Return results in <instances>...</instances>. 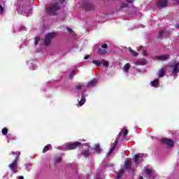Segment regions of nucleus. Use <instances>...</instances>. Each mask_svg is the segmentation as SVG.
I'll return each mask as SVG.
<instances>
[{
	"label": "nucleus",
	"instance_id": "nucleus-1",
	"mask_svg": "<svg viewBox=\"0 0 179 179\" xmlns=\"http://www.w3.org/2000/svg\"><path fill=\"white\" fill-rule=\"evenodd\" d=\"M128 134H129V131H128V129H124V131L122 130L119 133V135L117 137V140L115 141L113 146L110 148V150H109V152L108 153V155H111V153H113V152H114V150H115V148H117V145L118 144V141H120V136H122V135H124V136H127V135H128Z\"/></svg>",
	"mask_w": 179,
	"mask_h": 179
},
{
	"label": "nucleus",
	"instance_id": "nucleus-2",
	"mask_svg": "<svg viewBox=\"0 0 179 179\" xmlns=\"http://www.w3.org/2000/svg\"><path fill=\"white\" fill-rule=\"evenodd\" d=\"M59 9V6L58 5V3H55L54 5L50 6L48 7L46 10L48 13V15H50L51 16H55L57 15L58 10Z\"/></svg>",
	"mask_w": 179,
	"mask_h": 179
},
{
	"label": "nucleus",
	"instance_id": "nucleus-3",
	"mask_svg": "<svg viewBox=\"0 0 179 179\" xmlns=\"http://www.w3.org/2000/svg\"><path fill=\"white\" fill-rule=\"evenodd\" d=\"M57 34L55 32H50L45 35V39H44V44L45 47H48L50 44H51V41H52V38L56 37Z\"/></svg>",
	"mask_w": 179,
	"mask_h": 179
},
{
	"label": "nucleus",
	"instance_id": "nucleus-4",
	"mask_svg": "<svg viewBox=\"0 0 179 179\" xmlns=\"http://www.w3.org/2000/svg\"><path fill=\"white\" fill-rule=\"evenodd\" d=\"M176 1V3L179 5V0H171ZM169 5V0H159L157 1V8H166Z\"/></svg>",
	"mask_w": 179,
	"mask_h": 179
},
{
	"label": "nucleus",
	"instance_id": "nucleus-5",
	"mask_svg": "<svg viewBox=\"0 0 179 179\" xmlns=\"http://www.w3.org/2000/svg\"><path fill=\"white\" fill-rule=\"evenodd\" d=\"M82 143L77 141L73 143L67 144L66 149V150H75L77 148H80Z\"/></svg>",
	"mask_w": 179,
	"mask_h": 179
},
{
	"label": "nucleus",
	"instance_id": "nucleus-6",
	"mask_svg": "<svg viewBox=\"0 0 179 179\" xmlns=\"http://www.w3.org/2000/svg\"><path fill=\"white\" fill-rule=\"evenodd\" d=\"M9 169L13 171V173H17L19 171L17 170V157H15V160L8 165Z\"/></svg>",
	"mask_w": 179,
	"mask_h": 179
},
{
	"label": "nucleus",
	"instance_id": "nucleus-7",
	"mask_svg": "<svg viewBox=\"0 0 179 179\" xmlns=\"http://www.w3.org/2000/svg\"><path fill=\"white\" fill-rule=\"evenodd\" d=\"M169 59H170V55H157L152 57L153 61H167Z\"/></svg>",
	"mask_w": 179,
	"mask_h": 179
},
{
	"label": "nucleus",
	"instance_id": "nucleus-8",
	"mask_svg": "<svg viewBox=\"0 0 179 179\" xmlns=\"http://www.w3.org/2000/svg\"><path fill=\"white\" fill-rule=\"evenodd\" d=\"M171 68L173 69L172 73L176 75V73H179V63L178 62H175L171 65Z\"/></svg>",
	"mask_w": 179,
	"mask_h": 179
},
{
	"label": "nucleus",
	"instance_id": "nucleus-9",
	"mask_svg": "<svg viewBox=\"0 0 179 179\" xmlns=\"http://www.w3.org/2000/svg\"><path fill=\"white\" fill-rule=\"evenodd\" d=\"M161 142L165 145H167L168 146H170L171 148L174 146V141H173V140L171 138H164L161 140Z\"/></svg>",
	"mask_w": 179,
	"mask_h": 179
},
{
	"label": "nucleus",
	"instance_id": "nucleus-10",
	"mask_svg": "<svg viewBox=\"0 0 179 179\" xmlns=\"http://www.w3.org/2000/svg\"><path fill=\"white\" fill-rule=\"evenodd\" d=\"M84 8L85 10H94V5L89 2H83Z\"/></svg>",
	"mask_w": 179,
	"mask_h": 179
},
{
	"label": "nucleus",
	"instance_id": "nucleus-11",
	"mask_svg": "<svg viewBox=\"0 0 179 179\" xmlns=\"http://www.w3.org/2000/svg\"><path fill=\"white\" fill-rule=\"evenodd\" d=\"M123 167L124 169H126V170H131L132 169V162L129 160L124 161Z\"/></svg>",
	"mask_w": 179,
	"mask_h": 179
},
{
	"label": "nucleus",
	"instance_id": "nucleus-12",
	"mask_svg": "<svg viewBox=\"0 0 179 179\" xmlns=\"http://www.w3.org/2000/svg\"><path fill=\"white\" fill-rule=\"evenodd\" d=\"M96 85H97V79L94 78L92 80H91L90 82L87 83V87H94V86H96Z\"/></svg>",
	"mask_w": 179,
	"mask_h": 179
},
{
	"label": "nucleus",
	"instance_id": "nucleus-13",
	"mask_svg": "<svg viewBox=\"0 0 179 179\" xmlns=\"http://www.w3.org/2000/svg\"><path fill=\"white\" fill-rule=\"evenodd\" d=\"M148 64V60L143 59H139L136 62H134V65H146Z\"/></svg>",
	"mask_w": 179,
	"mask_h": 179
},
{
	"label": "nucleus",
	"instance_id": "nucleus-14",
	"mask_svg": "<svg viewBox=\"0 0 179 179\" xmlns=\"http://www.w3.org/2000/svg\"><path fill=\"white\" fill-rule=\"evenodd\" d=\"M165 74H166V69L162 68V69H159V71L157 73V76H158V78H163V76H164Z\"/></svg>",
	"mask_w": 179,
	"mask_h": 179
},
{
	"label": "nucleus",
	"instance_id": "nucleus-15",
	"mask_svg": "<svg viewBox=\"0 0 179 179\" xmlns=\"http://www.w3.org/2000/svg\"><path fill=\"white\" fill-rule=\"evenodd\" d=\"M150 86L152 87H156V86L159 85V79L156 78L154 80L150 83Z\"/></svg>",
	"mask_w": 179,
	"mask_h": 179
},
{
	"label": "nucleus",
	"instance_id": "nucleus-16",
	"mask_svg": "<svg viewBox=\"0 0 179 179\" xmlns=\"http://www.w3.org/2000/svg\"><path fill=\"white\" fill-rule=\"evenodd\" d=\"M85 103H86V96H85V94H83L78 104L79 106H83V104H85Z\"/></svg>",
	"mask_w": 179,
	"mask_h": 179
},
{
	"label": "nucleus",
	"instance_id": "nucleus-17",
	"mask_svg": "<svg viewBox=\"0 0 179 179\" xmlns=\"http://www.w3.org/2000/svg\"><path fill=\"white\" fill-rule=\"evenodd\" d=\"M125 173V171L124 169H120L119 172L117 173V176L116 177L117 179H121L122 178V176H124V173Z\"/></svg>",
	"mask_w": 179,
	"mask_h": 179
},
{
	"label": "nucleus",
	"instance_id": "nucleus-18",
	"mask_svg": "<svg viewBox=\"0 0 179 179\" xmlns=\"http://www.w3.org/2000/svg\"><path fill=\"white\" fill-rule=\"evenodd\" d=\"M52 146L51 144H48L47 145H45L43 149V153H45L46 152H48V150H50V149H51Z\"/></svg>",
	"mask_w": 179,
	"mask_h": 179
},
{
	"label": "nucleus",
	"instance_id": "nucleus-19",
	"mask_svg": "<svg viewBox=\"0 0 179 179\" xmlns=\"http://www.w3.org/2000/svg\"><path fill=\"white\" fill-rule=\"evenodd\" d=\"M141 156L139 154H136L133 157V162L136 164L138 163V160H139Z\"/></svg>",
	"mask_w": 179,
	"mask_h": 179
},
{
	"label": "nucleus",
	"instance_id": "nucleus-20",
	"mask_svg": "<svg viewBox=\"0 0 179 179\" xmlns=\"http://www.w3.org/2000/svg\"><path fill=\"white\" fill-rule=\"evenodd\" d=\"M163 34H164V30L159 31L158 36H157V40H160L163 38Z\"/></svg>",
	"mask_w": 179,
	"mask_h": 179
},
{
	"label": "nucleus",
	"instance_id": "nucleus-21",
	"mask_svg": "<svg viewBox=\"0 0 179 179\" xmlns=\"http://www.w3.org/2000/svg\"><path fill=\"white\" fill-rule=\"evenodd\" d=\"M128 3H122L120 5V10H124V9H125V8H128Z\"/></svg>",
	"mask_w": 179,
	"mask_h": 179
},
{
	"label": "nucleus",
	"instance_id": "nucleus-22",
	"mask_svg": "<svg viewBox=\"0 0 179 179\" xmlns=\"http://www.w3.org/2000/svg\"><path fill=\"white\" fill-rule=\"evenodd\" d=\"M129 64H125L123 66V71L126 73L129 71Z\"/></svg>",
	"mask_w": 179,
	"mask_h": 179
},
{
	"label": "nucleus",
	"instance_id": "nucleus-23",
	"mask_svg": "<svg viewBox=\"0 0 179 179\" xmlns=\"http://www.w3.org/2000/svg\"><path fill=\"white\" fill-rule=\"evenodd\" d=\"M129 52L134 56V57H138V55H139V54L138 52H136V51L132 50L131 48H129Z\"/></svg>",
	"mask_w": 179,
	"mask_h": 179
},
{
	"label": "nucleus",
	"instance_id": "nucleus-24",
	"mask_svg": "<svg viewBox=\"0 0 179 179\" xmlns=\"http://www.w3.org/2000/svg\"><path fill=\"white\" fill-rule=\"evenodd\" d=\"M80 155L83 156V157H87V156H89V150H83L80 152Z\"/></svg>",
	"mask_w": 179,
	"mask_h": 179
},
{
	"label": "nucleus",
	"instance_id": "nucleus-25",
	"mask_svg": "<svg viewBox=\"0 0 179 179\" xmlns=\"http://www.w3.org/2000/svg\"><path fill=\"white\" fill-rule=\"evenodd\" d=\"M98 53L101 55H104V54H107V50L101 48L98 49Z\"/></svg>",
	"mask_w": 179,
	"mask_h": 179
},
{
	"label": "nucleus",
	"instance_id": "nucleus-26",
	"mask_svg": "<svg viewBox=\"0 0 179 179\" xmlns=\"http://www.w3.org/2000/svg\"><path fill=\"white\" fill-rule=\"evenodd\" d=\"M9 131V130L8 129V128L6 127H4L1 130V134L4 136H6L8 135V132Z\"/></svg>",
	"mask_w": 179,
	"mask_h": 179
},
{
	"label": "nucleus",
	"instance_id": "nucleus-27",
	"mask_svg": "<svg viewBox=\"0 0 179 179\" xmlns=\"http://www.w3.org/2000/svg\"><path fill=\"white\" fill-rule=\"evenodd\" d=\"M145 173L149 176L150 177H153L152 171L151 169H145Z\"/></svg>",
	"mask_w": 179,
	"mask_h": 179
},
{
	"label": "nucleus",
	"instance_id": "nucleus-28",
	"mask_svg": "<svg viewBox=\"0 0 179 179\" xmlns=\"http://www.w3.org/2000/svg\"><path fill=\"white\" fill-rule=\"evenodd\" d=\"M92 62L94 64V65H96V66H100V65H101V62L97 60H93Z\"/></svg>",
	"mask_w": 179,
	"mask_h": 179
},
{
	"label": "nucleus",
	"instance_id": "nucleus-29",
	"mask_svg": "<svg viewBox=\"0 0 179 179\" xmlns=\"http://www.w3.org/2000/svg\"><path fill=\"white\" fill-rule=\"evenodd\" d=\"M62 160V157H59L55 159V163L56 164L58 163H61Z\"/></svg>",
	"mask_w": 179,
	"mask_h": 179
},
{
	"label": "nucleus",
	"instance_id": "nucleus-30",
	"mask_svg": "<svg viewBox=\"0 0 179 179\" xmlns=\"http://www.w3.org/2000/svg\"><path fill=\"white\" fill-rule=\"evenodd\" d=\"M38 43H40V38H38V36H36L34 38L35 45H38Z\"/></svg>",
	"mask_w": 179,
	"mask_h": 179
},
{
	"label": "nucleus",
	"instance_id": "nucleus-31",
	"mask_svg": "<svg viewBox=\"0 0 179 179\" xmlns=\"http://www.w3.org/2000/svg\"><path fill=\"white\" fill-rule=\"evenodd\" d=\"M101 62L103 63V66L106 68L108 67L109 64L104 59H102Z\"/></svg>",
	"mask_w": 179,
	"mask_h": 179
},
{
	"label": "nucleus",
	"instance_id": "nucleus-32",
	"mask_svg": "<svg viewBox=\"0 0 179 179\" xmlns=\"http://www.w3.org/2000/svg\"><path fill=\"white\" fill-rule=\"evenodd\" d=\"M82 87H83V83H79L77 85H76V89L77 90H80V89H82Z\"/></svg>",
	"mask_w": 179,
	"mask_h": 179
},
{
	"label": "nucleus",
	"instance_id": "nucleus-33",
	"mask_svg": "<svg viewBox=\"0 0 179 179\" xmlns=\"http://www.w3.org/2000/svg\"><path fill=\"white\" fill-rule=\"evenodd\" d=\"M94 149L96 151V153H100V152H101V150L100 148V145H95Z\"/></svg>",
	"mask_w": 179,
	"mask_h": 179
},
{
	"label": "nucleus",
	"instance_id": "nucleus-34",
	"mask_svg": "<svg viewBox=\"0 0 179 179\" xmlns=\"http://www.w3.org/2000/svg\"><path fill=\"white\" fill-rule=\"evenodd\" d=\"M5 12V9L3 8V6L2 5L0 6V13L2 14Z\"/></svg>",
	"mask_w": 179,
	"mask_h": 179
},
{
	"label": "nucleus",
	"instance_id": "nucleus-35",
	"mask_svg": "<svg viewBox=\"0 0 179 179\" xmlns=\"http://www.w3.org/2000/svg\"><path fill=\"white\" fill-rule=\"evenodd\" d=\"M101 48H108V45H107V43H103L102 45H101Z\"/></svg>",
	"mask_w": 179,
	"mask_h": 179
},
{
	"label": "nucleus",
	"instance_id": "nucleus-36",
	"mask_svg": "<svg viewBox=\"0 0 179 179\" xmlns=\"http://www.w3.org/2000/svg\"><path fill=\"white\" fill-rule=\"evenodd\" d=\"M68 33H70L71 34H73V30L71 28H67Z\"/></svg>",
	"mask_w": 179,
	"mask_h": 179
},
{
	"label": "nucleus",
	"instance_id": "nucleus-37",
	"mask_svg": "<svg viewBox=\"0 0 179 179\" xmlns=\"http://www.w3.org/2000/svg\"><path fill=\"white\" fill-rule=\"evenodd\" d=\"M69 79H73V73H71L69 75Z\"/></svg>",
	"mask_w": 179,
	"mask_h": 179
},
{
	"label": "nucleus",
	"instance_id": "nucleus-38",
	"mask_svg": "<svg viewBox=\"0 0 179 179\" xmlns=\"http://www.w3.org/2000/svg\"><path fill=\"white\" fill-rule=\"evenodd\" d=\"M143 55H145V57H148V51L144 50L143 51Z\"/></svg>",
	"mask_w": 179,
	"mask_h": 179
},
{
	"label": "nucleus",
	"instance_id": "nucleus-39",
	"mask_svg": "<svg viewBox=\"0 0 179 179\" xmlns=\"http://www.w3.org/2000/svg\"><path fill=\"white\" fill-rule=\"evenodd\" d=\"M127 2L129 3H132V2H134V0H127Z\"/></svg>",
	"mask_w": 179,
	"mask_h": 179
},
{
	"label": "nucleus",
	"instance_id": "nucleus-40",
	"mask_svg": "<svg viewBox=\"0 0 179 179\" xmlns=\"http://www.w3.org/2000/svg\"><path fill=\"white\" fill-rule=\"evenodd\" d=\"M175 27H176V29H179V24H176L175 25Z\"/></svg>",
	"mask_w": 179,
	"mask_h": 179
},
{
	"label": "nucleus",
	"instance_id": "nucleus-41",
	"mask_svg": "<svg viewBox=\"0 0 179 179\" xmlns=\"http://www.w3.org/2000/svg\"><path fill=\"white\" fill-rule=\"evenodd\" d=\"M89 55H87V56H85V57H84V59H89Z\"/></svg>",
	"mask_w": 179,
	"mask_h": 179
},
{
	"label": "nucleus",
	"instance_id": "nucleus-42",
	"mask_svg": "<svg viewBox=\"0 0 179 179\" xmlns=\"http://www.w3.org/2000/svg\"><path fill=\"white\" fill-rule=\"evenodd\" d=\"M18 179H24V177H23V176H20Z\"/></svg>",
	"mask_w": 179,
	"mask_h": 179
},
{
	"label": "nucleus",
	"instance_id": "nucleus-43",
	"mask_svg": "<svg viewBox=\"0 0 179 179\" xmlns=\"http://www.w3.org/2000/svg\"><path fill=\"white\" fill-rule=\"evenodd\" d=\"M140 179H143V176H141V177H140Z\"/></svg>",
	"mask_w": 179,
	"mask_h": 179
},
{
	"label": "nucleus",
	"instance_id": "nucleus-44",
	"mask_svg": "<svg viewBox=\"0 0 179 179\" xmlns=\"http://www.w3.org/2000/svg\"><path fill=\"white\" fill-rule=\"evenodd\" d=\"M76 69H73V72H76Z\"/></svg>",
	"mask_w": 179,
	"mask_h": 179
},
{
	"label": "nucleus",
	"instance_id": "nucleus-45",
	"mask_svg": "<svg viewBox=\"0 0 179 179\" xmlns=\"http://www.w3.org/2000/svg\"><path fill=\"white\" fill-rule=\"evenodd\" d=\"M12 155H15V152H12Z\"/></svg>",
	"mask_w": 179,
	"mask_h": 179
},
{
	"label": "nucleus",
	"instance_id": "nucleus-46",
	"mask_svg": "<svg viewBox=\"0 0 179 179\" xmlns=\"http://www.w3.org/2000/svg\"><path fill=\"white\" fill-rule=\"evenodd\" d=\"M62 1L63 3L65 2V0H62Z\"/></svg>",
	"mask_w": 179,
	"mask_h": 179
}]
</instances>
